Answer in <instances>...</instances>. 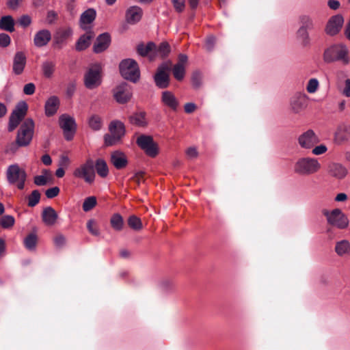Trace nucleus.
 <instances>
[{
  "instance_id": "obj_1",
  "label": "nucleus",
  "mask_w": 350,
  "mask_h": 350,
  "mask_svg": "<svg viewBox=\"0 0 350 350\" xmlns=\"http://www.w3.org/2000/svg\"><path fill=\"white\" fill-rule=\"evenodd\" d=\"M323 57L325 63L340 62L347 65L350 62L349 50L345 44L341 43L334 44L327 48Z\"/></svg>"
},
{
  "instance_id": "obj_2",
  "label": "nucleus",
  "mask_w": 350,
  "mask_h": 350,
  "mask_svg": "<svg viewBox=\"0 0 350 350\" xmlns=\"http://www.w3.org/2000/svg\"><path fill=\"white\" fill-rule=\"evenodd\" d=\"M318 159L314 157H301L295 163L294 171L300 175H310L317 173L321 169Z\"/></svg>"
},
{
  "instance_id": "obj_3",
  "label": "nucleus",
  "mask_w": 350,
  "mask_h": 350,
  "mask_svg": "<svg viewBox=\"0 0 350 350\" xmlns=\"http://www.w3.org/2000/svg\"><path fill=\"white\" fill-rule=\"evenodd\" d=\"M34 122L31 118H27L21 124L16 139L18 146H28L33 137Z\"/></svg>"
},
{
  "instance_id": "obj_4",
  "label": "nucleus",
  "mask_w": 350,
  "mask_h": 350,
  "mask_svg": "<svg viewBox=\"0 0 350 350\" xmlns=\"http://www.w3.org/2000/svg\"><path fill=\"white\" fill-rule=\"evenodd\" d=\"M102 67L100 64L90 66L84 75L85 86L90 90L98 87L102 82Z\"/></svg>"
},
{
  "instance_id": "obj_5",
  "label": "nucleus",
  "mask_w": 350,
  "mask_h": 350,
  "mask_svg": "<svg viewBox=\"0 0 350 350\" xmlns=\"http://www.w3.org/2000/svg\"><path fill=\"white\" fill-rule=\"evenodd\" d=\"M323 214L326 217L328 224L337 228L345 229L349 225L347 217L339 208L332 211L323 210Z\"/></svg>"
},
{
  "instance_id": "obj_6",
  "label": "nucleus",
  "mask_w": 350,
  "mask_h": 350,
  "mask_svg": "<svg viewBox=\"0 0 350 350\" xmlns=\"http://www.w3.org/2000/svg\"><path fill=\"white\" fill-rule=\"evenodd\" d=\"M137 146L144 153L151 157H156L159 153V145L150 135H141L136 139Z\"/></svg>"
},
{
  "instance_id": "obj_7",
  "label": "nucleus",
  "mask_w": 350,
  "mask_h": 350,
  "mask_svg": "<svg viewBox=\"0 0 350 350\" xmlns=\"http://www.w3.org/2000/svg\"><path fill=\"white\" fill-rule=\"evenodd\" d=\"M73 175L76 178L83 179L87 183L92 184L96 176L94 161L90 159H88L85 163L75 170Z\"/></svg>"
},
{
  "instance_id": "obj_8",
  "label": "nucleus",
  "mask_w": 350,
  "mask_h": 350,
  "mask_svg": "<svg viewBox=\"0 0 350 350\" xmlns=\"http://www.w3.org/2000/svg\"><path fill=\"white\" fill-rule=\"evenodd\" d=\"M171 66V62H165L158 67L157 72L154 76V79L156 85L159 88H166L169 86Z\"/></svg>"
},
{
  "instance_id": "obj_9",
  "label": "nucleus",
  "mask_w": 350,
  "mask_h": 350,
  "mask_svg": "<svg viewBox=\"0 0 350 350\" xmlns=\"http://www.w3.org/2000/svg\"><path fill=\"white\" fill-rule=\"evenodd\" d=\"M59 124L63 130L65 139L67 141L72 140L77 130L75 119L68 114H62L59 118Z\"/></svg>"
},
{
  "instance_id": "obj_10",
  "label": "nucleus",
  "mask_w": 350,
  "mask_h": 350,
  "mask_svg": "<svg viewBox=\"0 0 350 350\" xmlns=\"http://www.w3.org/2000/svg\"><path fill=\"white\" fill-rule=\"evenodd\" d=\"M28 109L25 102L19 103L11 113L9 118L8 131H13L25 118Z\"/></svg>"
},
{
  "instance_id": "obj_11",
  "label": "nucleus",
  "mask_w": 350,
  "mask_h": 350,
  "mask_svg": "<svg viewBox=\"0 0 350 350\" xmlns=\"http://www.w3.org/2000/svg\"><path fill=\"white\" fill-rule=\"evenodd\" d=\"M297 142L301 148L311 150L320 142V138L312 130L309 129L298 137Z\"/></svg>"
},
{
  "instance_id": "obj_12",
  "label": "nucleus",
  "mask_w": 350,
  "mask_h": 350,
  "mask_svg": "<svg viewBox=\"0 0 350 350\" xmlns=\"http://www.w3.org/2000/svg\"><path fill=\"white\" fill-rule=\"evenodd\" d=\"M6 177L8 183L14 185L21 179L27 177V175L25 170L21 168L18 164H13L8 167Z\"/></svg>"
},
{
  "instance_id": "obj_13",
  "label": "nucleus",
  "mask_w": 350,
  "mask_h": 350,
  "mask_svg": "<svg viewBox=\"0 0 350 350\" xmlns=\"http://www.w3.org/2000/svg\"><path fill=\"white\" fill-rule=\"evenodd\" d=\"M344 23V18L342 15L336 14L332 16L327 22L325 31L328 35L334 36L341 29Z\"/></svg>"
},
{
  "instance_id": "obj_14",
  "label": "nucleus",
  "mask_w": 350,
  "mask_h": 350,
  "mask_svg": "<svg viewBox=\"0 0 350 350\" xmlns=\"http://www.w3.org/2000/svg\"><path fill=\"white\" fill-rule=\"evenodd\" d=\"M96 17V12L94 8H89L83 12L79 18V26L85 31L92 30L91 24Z\"/></svg>"
},
{
  "instance_id": "obj_15",
  "label": "nucleus",
  "mask_w": 350,
  "mask_h": 350,
  "mask_svg": "<svg viewBox=\"0 0 350 350\" xmlns=\"http://www.w3.org/2000/svg\"><path fill=\"white\" fill-rule=\"evenodd\" d=\"M308 96L304 93H297L291 99V107L295 113H299L308 105Z\"/></svg>"
},
{
  "instance_id": "obj_16",
  "label": "nucleus",
  "mask_w": 350,
  "mask_h": 350,
  "mask_svg": "<svg viewBox=\"0 0 350 350\" xmlns=\"http://www.w3.org/2000/svg\"><path fill=\"white\" fill-rule=\"evenodd\" d=\"M113 97L115 100L120 104L127 103L131 98L129 92V85L126 82H122L113 90Z\"/></svg>"
},
{
  "instance_id": "obj_17",
  "label": "nucleus",
  "mask_w": 350,
  "mask_h": 350,
  "mask_svg": "<svg viewBox=\"0 0 350 350\" xmlns=\"http://www.w3.org/2000/svg\"><path fill=\"white\" fill-rule=\"evenodd\" d=\"M27 64V57L24 52L17 51L13 57L12 71L16 75H21Z\"/></svg>"
},
{
  "instance_id": "obj_18",
  "label": "nucleus",
  "mask_w": 350,
  "mask_h": 350,
  "mask_svg": "<svg viewBox=\"0 0 350 350\" xmlns=\"http://www.w3.org/2000/svg\"><path fill=\"white\" fill-rule=\"evenodd\" d=\"M111 43V37L108 33L99 35L93 46V51L96 53H100L105 51Z\"/></svg>"
},
{
  "instance_id": "obj_19",
  "label": "nucleus",
  "mask_w": 350,
  "mask_h": 350,
  "mask_svg": "<svg viewBox=\"0 0 350 350\" xmlns=\"http://www.w3.org/2000/svg\"><path fill=\"white\" fill-rule=\"evenodd\" d=\"M95 36L92 30L86 31V33L80 36L77 40L75 49L78 51H82L88 48L91 43V40Z\"/></svg>"
},
{
  "instance_id": "obj_20",
  "label": "nucleus",
  "mask_w": 350,
  "mask_h": 350,
  "mask_svg": "<svg viewBox=\"0 0 350 350\" xmlns=\"http://www.w3.org/2000/svg\"><path fill=\"white\" fill-rule=\"evenodd\" d=\"M51 39V33L47 29L38 31L34 36L33 43L37 47L46 46Z\"/></svg>"
},
{
  "instance_id": "obj_21",
  "label": "nucleus",
  "mask_w": 350,
  "mask_h": 350,
  "mask_svg": "<svg viewBox=\"0 0 350 350\" xmlns=\"http://www.w3.org/2000/svg\"><path fill=\"white\" fill-rule=\"evenodd\" d=\"M161 102L162 103L170 108L171 109L176 111L178 107V100L174 96V94L170 91H164L161 94Z\"/></svg>"
},
{
  "instance_id": "obj_22",
  "label": "nucleus",
  "mask_w": 350,
  "mask_h": 350,
  "mask_svg": "<svg viewBox=\"0 0 350 350\" xmlns=\"http://www.w3.org/2000/svg\"><path fill=\"white\" fill-rule=\"evenodd\" d=\"M43 222L47 226H53L58 218V215L51 206L46 207L42 213Z\"/></svg>"
},
{
  "instance_id": "obj_23",
  "label": "nucleus",
  "mask_w": 350,
  "mask_h": 350,
  "mask_svg": "<svg viewBox=\"0 0 350 350\" xmlns=\"http://www.w3.org/2000/svg\"><path fill=\"white\" fill-rule=\"evenodd\" d=\"M171 52L170 44L167 42H162L154 50L153 55H150V60L154 59L157 57L160 58L166 57Z\"/></svg>"
},
{
  "instance_id": "obj_24",
  "label": "nucleus",
  "mask_w": 350,
  "mask_h": 350,
  "mask_svg": "<svg viewBox=\"0 0 350 350\" xmlns=\"http://www.w3.org/2000/svg\"><path fill=\"white\" fill-rule=\"evenodd\" d=\"M334 250L336 254L340 257L350 256V242L346 239L337 241Z\"/></svg>"
},
{
  "instance_id": "obj_25",
  "label": "nucleus",
  "mask_w": 350,
  "mask_h": 350,
  "mask_svg": "<svg viewBox=\"0 0 350 350\" xmlns=\"http://www.w3.org/2000/svg\"><path fill=\"white\" fill-rule=\"evenodd\" d=\"M59 100L57 96H51L45 103V114L46 116H53L57 111Z\"/></svg>"
},
{
  "instance_id": "obj_26",
  "label": "nucleus",
  "mask_w": 350,
  "mask_h": 350,
  "mask_svg": "<svg viewBox=\"0 0 350 350\" xmlns=\"http://www.w3.org/2000/svg\"><path fill=\"white\" fill-rule=\"evenodd\" d=\"M121 76L128 81H131V59H123L119 64Z\"/></svg>"
},
{
  "instance_id": "obj_27",
  "label": "nucleus",
  "mask_w": 350,
  "mask_h": 350,
  "mask_svg": "<svg viewBox=\"0 0 350 350\" xmlns=\"http://www.w3.org/2000/svg\"><path fill=\"white\" fill-rule=\"evenodd\" d=\"M133 124L139 127H146L148 124L146 113L143 110H137L133 114Z\"/></svg>"
},
{
  "instance_id": "obj_28",
  "label": "nucleus",
  "mask_w": 350,
  "mask_h": 350,
  "mask_svg": "<svg viewBox=\"0 0 350 350\" xmlns=\"http://www.w3.org/2000/svg\"><path fill=\"white\" fill-rule=\"evenodd\" d=\"M329 172L337 178H342L347 175V170L341 164L334 163L329 165Z\"/></svg>"
},
{
  "instance_id": "obj_29",
  "label": "nucleus",
  "mask_w": 350,
  "mask_h": 350,
  "mask_svg": "<svg viewBox=\"0 0 350 350\" xmlns=\"http://www.w3.org/2000/svg\"><path fill=\"white\" fill-rule=\"evenodd\" d=\"M111 162L118 170H120L126 167L127 160L124 155L119 152H114L111 156Z\"/></svg>"
},
{
  "instance_id": "obj_30",
  "label": "nucleus",
  "mask_w": 350,
  "mask_h": 350,
  "mask_svg": "<svg viewBox=\"0 0 350 350\" xmlns=\"http://www.w3.org/2000/svg\"><path fill=\"white\" fill-rule=\"evenodd\" d=\"M55 63L51 60H46L41 65V70L45 78L50 79L53 77L55 70Z\"/></svg>"
},
{
  "instance_id": "obj_31",
  "label": "nucleus",
  "mask_w": 350,
  "mask_h": 350,
  "mask_svg": "<svg viewBox=\"0 0 350 350\" xmlns=\"http://www.w3.org/2000/svg\"><path fill=\"white\" fill-rule=\"evenodd\" d=\"M155 49L156 44L154 42H150L146 45H144V44H139L137 46V51L139 55H149V58L150 59V55H153L154 50Z\"/></svg>"
},
{
  "instance_id": "obj_32",
  "label": "nucleus",
  "mask_w": 350,
  "mask_h": 350,
  "mask_svg": "<svg viewBox=\"0 0 350 350\" xmlns=\"http://www.w3.org/2000/svg\"><path fill=\"white\" fill-rule=\"evenodd\" d=\"M109 129L111 133L116 136H118V139H120L124 134V126L119 121L111 122L109 124Z\"/></svg>"
},
{
  "instance_id": "obj_33",
  "label": "nucleus",
  "mask_w": 350,
  "mask_h": 350,
  "mask_svg": "<svg viewBox=\"0 0 350 350\" xmlns=\"http://www.w3.org/2000/svg\"><path fill=\"white\" fill-rule=\"evenodd\" d=\"M0 29L13 32L14 31V21L13 18L10 16H4L0 19Z\"/></svg>"
},
{
  "instance_id": "obj_34",
  "label": "nucleus",
  "mask_w": 350,
  "mask_h": 350,
  "mask_svg": "<svg viewBox=\"0 0 350 350\" xmlns=\"http://www.w3.org/2000/svg\"><path fill=\"white\" fill-rule=\"evenodd\" d=\"M95 169L97 174L102 178H105L108 175L109 170L107 163L102 159L96 160L94 164V170Z\"/></svg>"
},
{
  "instance_id": "obj_35",
  "label": "nucleus",
  "mask_w": 350,
  "mask_h": 350,
  "mask_svg": "<svg viewBox=\"0 0 350 350\" xmlns=\"http://www.w3.org/2000/svg\"><path fill=\"white\" fill-rule=\"evenodd\" d=\"M38 242V237L34 233L29 234L24 239V245L28 250H34Z\"/></svg>"
},
{
  "instance_id": "obj_36",
  "label": "nucleus",
  "mask_w": 350,
  "mask_h": 350,
  "mask_svg": "<svg viewBox=\"0 0 350 350\" xmlns=\"http://www.w3.org/2000/svg\"><path fill=\"white\" fill-rule=\"evenodd\" d=\"M110 224L113 230L120 231L124 226L122 217L118 213L113 215L110 219Z\"/></svg>"
},
{
  "instance_id": "obj_37",
  "label": "nucleus",
  "mask_w": 350,
  "mask_h": 350,
  "mask_svg": "<svg viewBox=\"0 0 350 350\" xmlns=\"http://www.w3.org/2000/svg\"><path fill=\"white\" fill-rule=\"evenodd\" d=\"M131 24V7L129 8L126 12L125 21L122 22L119 26L118 31L123 33L127 31Z\"/></svg>"
},
{
  "instance_id": "obj_38",
  "label": "nucleus",
  "mask_w": 350,
  "mask_h": 350,
  "mask_svg": "<svg viewBox=\"0 0 350 350\" xmlns=\"http://www.w3.org/2000/svg\"><path fill=\"white\" fill-rule=\"evenodd\" d=\"M307 29L299 27L297 31V38L304 46H306L310 43V37Z\"/></svg>"
},
{
  "instance_id": "obj_39",
  "label": "nucleus",
  "mask_w": 350,
  "mask_h": 350,
  "mask_svg": "<svg viewBox=\"0 0 350 350\" xmlns=\"http://www.w3.org/2000/svg\"><path fill=\"white\" fill-rule=\"evenodd\" d=\"M88 124L90 127L94 131L100 130L103 125L101 118L98 115H92L89 119Z\"/></svg>"
},
{
  "instance_id": "obj_40",
  "label": "nucleus",
  "mask_w": 350,
  "mask_h": 350,
  "mask_svg": "<svg viewBox=\"0 0 350 350\" xmlns=\"http://www.w3.org/2000/svg\"><path fill=\"white\" fill-rule=\"evenodd\" d=\"M172 72L176 80L181 81L185 77V66H183L180 64H175L173 67Z\"/></svg>"
},
{
  "instance_id": "obj_41",
  "label": "nucleus",
  "mask_w": 350,
  "mask_h": 350,
  "mask_svg": "<svg viewBox=\"0 0 350 350\" xmlns=\"http://www.w3.org/2000/svg\"><path fill=\"white\" fill-rule=\"evenodd\" d=\"M300 27L307 29H312L314 27L312 18L308 15H301L299 17Z\"/></svg>"
},
{
  "instance_id": "obj_42",
  "label": "nucleus",
  "mask_w": 350,
  "mask_h": 350,
  "mask_svg": "<svg viewBox=\"0 0 350 350\" xmlns=\"http://www.w3.org/2000/svg\"><path fill=\"white\" fill-rule=\"evenodd\" d=\"M28 206L33 207L37 205L40 200V193L38 190H33L31 193L28 196Z\"/></svg>"
},
{
  "instance_id": "obj_43",
  "label": "nucleus",
  "mask_w": 350,
  "mask_h": 350,
  "mask_svg": "<svg viewBox=\"0 0 350 350\" xmlns=\"http://www.w3.org/2000/svg\"><path fill=\"white\" fill-rule=\"evenodd\" d=\"M15 223V219L13 216L5 215L1 217L0 225L3 228H9L14 226Z\"/></svg>"
},
{
  "instance_id": "obj_44",
  "label": "nucleus",
  "mask_w": 350,
  "mask_h": 350,
  "mask_svg": "<svg viewBox=\"0 0 350 350\" xmlns=\"http://www.w3.org/2000/svg\"><path fill=\"white\" fill-rule=\"evenodd\" d=\"M96 205V198L94 196H90L85 199L83 203V210L85 212L90 211Z\"/></svg>"
},
{
  "instance_id": "obj_45",
  "label": "nucleus",
  "mask_w": 350,
  "mask_h": 350,
  "mask_svg": "<svg viewBox=\"0 0 350 350\" xmlns=\"http://www.w3.org/2000/svg\"><path fill=\"white\" fill-rule=\"evenodd\" d=\"M319 88V82L317 79H310L306 85V90L310 94L315 93Z\"/></svg>"
},
{
  "instance_id": "obj_46",
  "label": "nucleus",
  "mask_w": 350,
  "mask_h": 350,
  "mask_svg": "<svg viewBox=\"0 0 350 350\" xmlns=\"http://www.w3.org/2000/svg\"><path fill=\"white\" fill-rule=\"evenodd\" d=\"M120 139H118V136H116L111 134H105L104 135V141H105V145L106 146H111L115 145L117 142H118Z\"/></svg>"
},
{
  "instance_id": "obj_47",
  "label": "nucleus",
  "mask_w": 350,
  "mask_h": 350,
  "mask_svg": "<svg viewBox=\"0 0 350 350\" xmlns=\"http://www.w3.org/2000/svg\"><path fill=\"white\" fill-rule=\"evenodd\" d=\"M142 16V9L139 6H133V24L139 22Z\"/></svg>"
},
{
  "instance_id": "obj_48",
  "label": "nucleus",
  "mask_w": 350,
  "mask_h": 350,
  "mask_svg": "<svg viewBox=\"0 0 350 350\" xmlns=\"http://www.w3.org/2000/svg\"><path fill=\"white\" fill-rule=\"evenodd\" d=\"M314 155H321L327 151V147L325 144L315 145L312 149Z\"/></svg>"
},
{
  "instance_id": "obj_49",
  "label": "nucleus",
  "mask_w": 350,
  "mask_h": 350,
  "mask_svg": "<svg viewBox=\"0 0 350 350\" xmlns=\"http://www.w3.org/2000/svg\"><path fill=\"white\" fill-rule=\"evenodd\" d=\"M175 10L178 12H182L185 8V0H171Z\"/></svg>"
},
{
  "instance_id": "obj_50",
  "label": "nucleus",
  "mask_w": 350,
  "mask_h": 350,
  "mask_svg": "<svg viewBox=\"0 0 350 350\" xmlns=\"http://www.w3.org/2000/svg\"><path fill=\"white\" fill-rule=\"evenodd\" d=\"M140 78V71L137 63L133 60V83L137 82Z\"/></svg>"
},
{
  "instance_id": "obj_51",
  "label": "nucleus",
  "mask_w": 350,
  "mask_h": 350,
  "mask_svg": "<svg viewBox=\"0 0 350 350\" xmlns=\"http://www.w3.org/2000/svg\"><path fill=\"white\" fill-rule=\"evenodd\" d=\"M66 237L62 234H58L53 238L55 246L62 247L66 244Z\"/></svg>"
},
{
  "instance_id": "obj_52",
  "label": "nucleus",
  "mask_w": 350,
  "mask_h": 350,
  "mask_svg": "<svg viewBox=\"0 0 350 350\" xmlns=\"http://www.w3.org/2000/svg\"><path fill=\"white\" fill-rule=\"evenodd\" d=\"M59 191H60V190L58 187H53L48 189L45 191V195L48 198L52 199V198L56 197L59 194Z\"/></svg>"
},
{
  "instance_id": "obj_53",
  "label": "nucleus",
  "mask_w": 350,
  "mask_h": 350,
  "mask_svg": "<svg viewBox=\"0 0 350 350\" xmlns=\"http://www.w3.org/2000/svg\"><path fill=\"white\" fill-rule=\"evenodd\" d=\"M33 183L37 186H44L48 183L47 178L44 175L36 176L33 178Z\"/></svg>"
},
{
  "instance_id": "obj_54",
  "label": "nucleus",
  "mask_w": 350,
  "mask_h": 350,
  "mask_svg": "<svg viewBox=\"0 0 350 350\" xmlns=\"http://www.w3.org/2000/svg\"><path fill=\"white\" fill-rule=\"evenodd\" d=\"M10 37L6 33H0V46L6 47L10 44Z\"/></svg>"
},
{
  "instance_id": "obj_55",
  "label": "nucleus",
  "mask_w": 350,
  "mask_h": 350,
  "mask_svg": "<svg viewBox=\"0 0 350 350\" xmlns=\"http://www.w3.org/2000/svg\"><path fill=\"white\" fill-rule=\"evenodd\" d=\"M36 90V86L33 83H29L25 85L23 88V93L26 95H32Z\"/></svg>"
},
{
  "instance_id": "obj_56",
  "label": "nucleus",
  "mask_w": 350,
  "mask_h": 350,
  "mask_svg": "<svg viewBox=\"0 0 350 350\" xmlns=\"http://www.w3.org/2000/svg\"><path fill=\"white\" fill-rule=\"evenodd\" d=\"M186 155L189 159H194L198 156V152L195 147H189L186 150Z\"/></svg>"
},
{
  "instance_id": "obj_57",
  "label": "nucleus",
  "mask_w": 350,
  "mask_h": 350,
  "mask_svg": "<svg viewBox=\"0 0 350 350\" xmlns=\"http://www.w3.org/2000/svg\"><path fill=\"white\" fill-rule=\"evenodd\" d=\"M18 23L22 27H26L31 24V19L28 15H23L18 20Z\"/></svg>"
},
{
  "instance_id": "obj_58",
  "label": "nucleus",
  "mask_w": 350,
  "mask_h": 350,
  "mask_svg": "<svg viewBox=\"0 0 350 350\" xmlns=\"http://www.w3.org/2000/svg\"><path fill=\"white\" fill-rule=\"evenodd\" d=\"M87 228L89 230V232L95 236L98 235V230L96 228V227L94 226V223L92 220H89L87 223Z\"/></svg>"
},
{
  "instance_id": "obj_59",
  "label": "nucleus",
  "mask_w": 350,
  "mask_h": 350,
  "mask_svg": "<svg viewBox=\"0 0 350 350\" xmlns=\"http://www.w3.org/2000/svg\"><path fill=\"white\" fill-rule=\"evenodd\" d=\"M215 43V38L213 36H208L205 42V48L208 51H211L213 49L214 44Z\"/></svg>"
},
{
  "instance_id": "obj_60",
  "label": "nucleus",
  "mask_w": 350,
  "mask_h": 350,
  "mask_svg": "<svg viewBox=\"0 0 350 350\" xmlns=\"http://www.w3.org/2000/svg\"><path fill=\"white\" fill-rule=\"evenodd\" d=\"M22 1L23 0H8L7 5L10 9L15 10L18 8Z\"/></svg>"
},
{
  "instance_id": "obj_61",
  "label": "nucleus",
  "mask_w": 350,
  "mask_h": 350,
  "mask_svg": "<svg viewBox=\"0 0 350 350\" xmlns=\"http://www.w3.org/2000/svg\"><path fill=\"white\" fill-rule=\"evenodd\" d=\"M327 5L331 10H337L340 7V3L338 0H328Z\"/></svg>"
},
{
  "instance_id": "obj_62",
  "label": "nucleus",
  "mask_w": 350,
  "mask_h": 350,
  "mask_svg": "<svg viewBox=\"0 0 350 350\" xmlns=\"http://www.w3.org/2000/svg\"><path fill=\"white\" fill-rule=\"evenodd\" d=\"M142 228V224L141 220L133 215V230H140Z\"/></svg>"
},
{
  "instance_id": "obj_63",
  "label": "nucleus",
  "mask_w": 350,
  "mask_h": 350,
  "mask_svg": "<svg viewBox=\"0 0 350 350\" xmlns=\"http://www.w3.org/2000/svg\"><path fill=\"white\" fill-rule=\"evenodd\" d=\"M185 111L187 113L193 112L196 109V105L193 103H188L185 105Z\"/></svg>"
},
{
  "instance_id": "obj_64",
  "label": "nucleus",
  "mask_w": 350,
  "mask_h": 350,
  "mask_svg": "<svg viewBox=\"0 0 350 350\" xmlns=\"http://www.w3.org/2000/svg\"><path fill=\"white\" fill-rule=\"evenodd\" d=\"M342 94L346 97H350V79L345 81V86L342 90Z\"/></svg>"
}]
</instances>
